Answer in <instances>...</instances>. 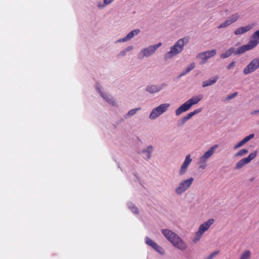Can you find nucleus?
<instances>
[{
    "mask_svg": "<svg viewBox=\"0 0 259 259\" xmlns=\"http://www.w3.org/2000/svg\"><path fill=\"white\" fill-rule=\"evenodd\" d=\"M161 233L175 247L182 251L185 250L187 248L186 243L178 234L171 230L163 229L161 230Z\"/></svg>",
    "mask_w": 259,
    "mask_h": 259,
    "instance_id": "nucleus-1",
    "label": "nucleus"
},
{
    "mask_svg": "<svg viewBox=\"0 0 259 259\" xmlns=\"http://www.w3.org/2000/svg\"><path fill=\"white\" fill-rule=\"evenodd\" d=\"M258 41L257 40H250L247 44L243 45L237 49L233 47H230L225 52L221 55L220 58L224 59L230 57L232 55H239L247 51L252 49L256 47Z\"/></svg>",
    "mask_w": 259,
    "mask_h": 259,
    "instance_id": "nucleus-2",
    "label": "nucleus"
},
{
    "mask_svg": "<svg viewBox=\"0 0 259 259\" xmlns=\"http://www.w3.org/2000/svg\"><path fill=\"white\" fill-rule=\"evenodd\" d=\"M189 40L188 36H185L178 39L175 45L171 47L170 51L166 52L164 56L165 60L171 58L173 56L181 53L184 50V47L187 45Z\"/></svg>",
    "mask_w": 259,
    "mask_h": 259,
    "instance_id": "nucleus-3",
    "label": "nucleus"
},
{
    "mask_svg": "<svg viewBox=\"0 0 259 259\" xmlns=\"http://www.w3.org/2000/svg\"><path fill=\"white\" fill-rule=\"evenodd\" d=\"M161 43L153 45L141 50L138 55L139 59H143L144 57H149L152 55L156 50L161 46Z\"/></svg>",
    "mask_w": 259,
    "mask_h": 259,
    "instance_id": "nucleus-4",
    "label": "nucleus"
},
{
    "mask_svg": "<svg viewBox=\"0 0 259 259\" xmlns=\"http://www.w3.org/2000/svg\"><path fill=\"white\" fill-rule=\"evenodd\" d=\"M193 181L194 179L193 178L182 180L180 183L179 186L176 188L175 193L178 195H181L191 186Z\"/></svg>",
    "mask_w": 259,
    "mask_h": 259,
    "instance_id": "nucleus-5",
    "label": "nucleus"
},
{
    "mask_svg": "<svg viewBox=\"0 0 259 259\" xmlns=\"http://www.w3.org/2000/svg\"><path fill=\"white\" fill-rule=\"evenodd\" d=\"M169 106V105L168 104L164 103L160 104L158 107L153 108L149 115V118L151 119H156L159 116L165 112L167 110Z\"/></svg>",
    "mask_w": 259,
    "mask_h": 259,
    "instance_id": "nucleus-6",
    "label": "nucleus"
},
{
    "mask_svg": "<svg viewBox=\"0 0 259 259\" xmlns=\"http://www.w3.org/2000/svg\"><path fill=\"white\" fill-rule=\"evenodd\" d=\"M259 68V57L252 59L250 62L243 69V72L245 75L251 73Z\"/></svg>",
    "mask_w": 259,
    "mask_h": 259,
    "instance_id": "nucleus-7",
    "label": "nucleus"
},
{
    "mask_svg": "<svg viewBox=\"0 0 259 259\" xmlns=\"http://www.w3.org/2000/svg\"><path fill=\"white\" fill-rule=\"evenodd\" d=\"M95 87L97 92L104 100L112 106L115 105V102L114 101L113 98L109 94L105 93L102 91V87L99 83L97 82L96 83Z\"/></svg>",
    "mask_w": 259,
    "mask_h": 259,
    "instance_id": "nucleus-8",
    "label": "nucleus"
},
{
    "mask_svg": "<svg viewBox=\"0 0 259 259\" xmlns=\"http://www.w3.org/2000/svg\"><path fill=\"white\" fill-rule=\"evenodd\" d=\"M257 151H254L251 153L247 157H245L238 161L236 164L235 169H239L241 168L245 164L249 163L252 160L254 159L257 155Z\"/></svg>",
    "mask_w": 259,
    "mask_h": 259,
    "instance_id": "nucleus-9",
    "label": "nucleus"
},
{
    "mask_svg": "<svg viewBox=\"0 0 259 259\" xmlns=\"http://www.w3.org/2000/svg\"><path fill=\"white\" fill-rule=\"evenodd\" d=\"M218 144H215L206 151L204 154L200 157L199 163L201 164L205 163L207 159L212 156L215 152V150L218 147Z\"/></svg>",
    "mask_w": 259,
    "mask_h": 259,
    "instance_id": "nucleus-10",
    "label": "nucleus"
},
{
    "mask_svg": "<svg viewBox=\"0 0 259 259\" xmlns=\"http://www.w3.org/2000/svg\"><path fill=\"white\" fill-rule=\"evenodd\" d=\"M154 151L153 146L149 145L146 148H144L138 152V154L140 155L144 159L149 160L152 156V153Z\"/></svg>",
    "mask_w": 259,
    "mask_h": 259,
    "instance_id": "nucleus-11",
    "label": "nucleus"
},
{
    "mask_svg": "<svg viewBox=\"0 0 259 259\" xmlns=\"http://www.w3.org/2000/svg\"><path fill=\"white\" fill-rule=\"evenodd\" d=\"M166 86L167 84L164 82L159 84H149L146 87V91L150 94H154L159 92Z\"/></svg>",
    "mask_w": 259,
    "mask_h": 259,
    "instance_id": "nucleus-12",
    "label": "nucleus"
},
{
    "mask_svg": "<svg viewBox=\"0 0 259 259\" xmlns=\"http://www.w3.org/2000/svg\"><path fill=\"white\" fill-rule=\"evenodd\" d=\"M217 54V50L215 49L210 51H207L200 53L197 55V58L201 59L205 61H207L209 58L213 57Z\"/></svg>",
    "mask_w": 259,
    "mask_h": 259,
    "instance_id": "nucleus-13",
    "label": "nucleus"
},
{
    "mask_svg": "<svg viewBox=\"0 0 259 259\" xmlns=\"http://www.w3.org/2000/svg\"><path fill=\"white\" fill-rule=\"evenodd\" d=\"M191 161L192 159L190 158V155H187L179 170V174L180 176H183L186 172L187 168Z\"/></svg>",
    "mask_w": 259,
    "mask_h": 259,
    "instance_id": "nucleus-14",
    "label": "nucleus"
},
{
    "mask_svg": "<svg viewBox=\"0 0 259 259\" xmlns=\"http://www.w3.org/2000/svg\"><path fill=\"white\" fill-rule=\"evenodd\" d=\"M214 221L213 219H211L202 223L199 227V232L203 234L205 231H207L209 228L210 226L214 223Z\"/></svg>",
    "mask_w": 259,
    "mask_h": 259,
    "instance_id": "nucleus-15",
    "label": "nucleus"
},
{
    "mask_svg": "<svg viewBox=\"0 0 259 259\" xmlns=\"http://www.w3.org/2000/svg\"><path fill=\"white\" fill-rule=\"evenodd\" d=\"M203 98V96L202 95H199L197 96H194L189 100H188L186 102L187 103L189 107H191L196 104H197L199 101H200Z\"/></svg>",
    "mask_w": 259,
    "mask_h": 259,
    "instance_id": "nucleus-16",
    "label": "nucleus"
},
{
    "mask_svg": "<svg viewBox=\"0 0 259 259\" xmlns=\"http://www.w3.org/2000/svg\"><path fill=\"white\" fill-rule=\"evenodd\" d=\"M252 28V26L250 25H247L245 27H240L235 30L234 34L236 35L244 34L249 31Z\"/></svg>",
    "mask_w": 259,
    "mask_h": 259,
    "instance_id": "nucleus-17",
    "label": "nucleus"
},
{
    "mask_svg": "<svg viewBox=\"0 0 259 259\" xmlns=\"http://www.w3.org/2000/svg\"><path fill=\"white\" fill-rule=\"evenodd\" d=\"M190 108L185 102L184 104L181 105L178 109H176L175 112L177 116H180L182 113L186 112Z\"/></svg>",
    "mask_w": 259,
    "mask_h": 259,
    "instance_id": "nucleus-18",
    "label": "nucleus"
},
{
    "mask_svg": "<svg viewBox=\"0 0 259 259\" xmlns=\"http://www.w3.org/2000/svg\"><path fill=\"white\" fill-rule=\"evenodd\" d=\"M219 77L218 76H214L211 79H209L207 80L204 81L202 82V87L205 88L208 86L214 84L218 80Z\"/></svg>",
    "mask_w": 259,
    "mask_h": 259,
    "instance_id": "nucleus-19",
    "label": "nucleus"
},
{
    "mask_svg": "<svg viewBox=\"0 0 259 259\" xmlns=\"http://www.w3.org/2000/svg\"><path fill=\"white\" fill-rule=\"evenodd\" d=\"M195 67V64L194 62L191 63L188 66H187L183 72L181 73L178 76V78H180L185 75H186L188 73L190 72L192 70H193Z\"/></svg>",
    "mask_w": 259,
    "mask_h": 259,
    "instance_id": "nucleus-20",
    "label": "nucleus"
},
{
    "mask_svg": "<svg viewBox=\"0 0 259 259\" xmlns=\"http://www.w3.org/2000/svg\"><path fill=\"white\" fill-rule=\"evenodd\" d=\"M141 109V107H138L134 109H132L130 110L127 113L124 115V118L125 119L132 117L134 116L138 111H140Z\"/></svg>",
    "mask_w": 259,
    "mask_h": 259,
    "instance_id": "nucleus-21",
    "label": "nucleus"
},
{
    "mask_svg": "<svg viewBox=\"0 0 259 259\" xmlns=\"http://www.w3.org/2000/svg\"><path fill=\"white\" fill-rule=\"evenodd\" d=\"M128 208L134 213L136 214H139V211L136 205L132 202H128L127 203Z\"/></svg>",
    "mask_w": 259,
    "mask_h": 259,
    "instance_id": "nucleus-22",
    "label": "nucleus"
},
{
    "mask_svg": "<svg viewBox=\"0 0 259 259\" xmlns=\"http://www.w3.org/2000/svg\"><path fill=\"white\" fill-rule=\"evenodd\" d=\"M201 111H202V108H198V109L194 110L192 112L189 113L187 115H186L185 116V117H186V118L188 120L195 114H198V113H200V112H201Z\"/></svg>",
    "mask_w": 259,
    "mask_h": 259,
    "instance_id": "nucleus-23",
    "label": "nucleus"
},
{
    "mask_svg": "<svg viewBox=\"0 0 259 259\" xmlns=\"http://www.w3.org/2000/svg\"><path fill=\"white\" fill-rule=\"evenodd\" d=\"M201 111H202V108H198V109L194 110L192 112L189 113L187 115H186L185 116V117H186V118L188 120L195 114H198V113H200V112H201Z\"/></svg>",
    "mask_w": 259,
    "mask_h": 259,
    "instance_id": "nucleus-24",
    "label": "nucleus"
},
{
    "mask_svg": "<svg viewBox=\"0 0 259 259\" xmlns=\"http://www.w3.org/2000/svg\"><path fill=\"white\" fill-rule=\"evenodd\" d=\"M152 248L159 254L161 255L164 254L165 251L164 249L157 243H156Z\"/></svg>",
    "mask_w": 259,
    "mask_h": 259,
    "instance_id": "nucleus-25",
    "label": "nucleus"
},
{
    "mask_svg": "<svg viewBox=\"0 0 259 259\" xmlns=\"http://www.w3.org/2000/svg\"><path fill=\"white\" fill-rule=\"evenodd\" d=\"M141 31L139 29H136L134 30L131 31L130 32L127 34V36L130 39H132L133 37H134V36L137 35L139 34L140 33Z\"/></svg>",
    "mask_w": 259,
    "mask_h": 259,
    "instance_id": "nucleus-26",
    "label": "nucleus"
},
{
    "mask_svg": "<svg viewBox=\"0 0 259 259\" xmlns=\"http://www.w3.org/2000/svg\"><path fill=\"white\" fill-rule=\"evenodd\" d=\"M145 243L151 246L152 248L154 246V245L156 243V242H155L153 240H152V239H151L149 237H148V236H146L145 237Z\"/></svg>",
    "mask_w": 259,
    "mask_h": 259,
    "instance_id": "nucleus-27",
    "label": "nucleus"
},
{
    "mask_svg": "<svg viewBox=\"0 0 259 259\" xmlns=\"http://www.w3.org/2000/svg\"><path fill=\"white\" fill-rule=\"evenodd\" d=\"M239 18V15L238 14L236 13L232 15L230 17H229L228 19L231 23L232 24L236 22Z\"/></svg>",
    "mask_w": 259,
    "mask_h": 259,
    "instance_id": "nucleus-28",
    "label": "nucleus"
},
{
    "mask_svg": "<svg viewBox=\"0 0 259 259\" xmlns=\"http://www.w3.org/2000/svg\"><path fill=\"white\" fill-rule=\"evenodd\" d=\"M203 233H200L199 230L195 233V236L193 239V242L195 243H197L201 238Z\"/></svg>",
    "mask_w": 259,
    "mask_h": 259,
    "instance_id": "nucleus-29",
    "label": "nucleus"
},
{
    "mask_svg": "<svg viewBox=\"0 0 259 259\" xmlns=\"http://www.w3.org/2000/svg\"><path fill=\"white\" fill-rule=\"evenodd\" d=\"M250 256V252L249 250H246L241 255L239 259H248Z\"/></svg>",
    "mask_w": 259,
    "mask_h": 259,
    "instance_id": "nucleus-30",
    "label": "nucleus"
},
{
    "mask_svg": "<svg viewBox=\"0 0 259 259\" xmlns=\"http://www.w3.org/2000/svg\"><path fill=\"white\" fill-rule=\"evenodd\" d=\"M187 120L188 119L184 116L183 118L178 120L177 122V125L179 127L182 126L185 124V123Z\"/></svg>",
    "mask_w": 259,
    "mask_h": 259,
    "instance_id": "nucleus-31",
    "label": "nucleus"
},
{
    "mask_svg": "<svg viewBox=\"0 0 259 259\" xmlns=\"http://www.w3.org/2000/svg\"><path fill=\"white\" fill-rule=\"evenodd\" d=\"M231 23L230 22V21L228 20V19H227V20H226L224 22L222 23V24H221L218 27V28L219 29H220V28H225L228 26H229L230 25H231Z\"/></svg>",
    "mask_w": 259,
    "mask_h": 259,
    "instance_id": "nucleus-32",
    "label": "nucleus"
},
{
    "mask_svg": "<svg viewBox=\"0 0 259 259\" xmlns=\"http://www.w3.org/2000/svg\"><path fill=\"white\" fill-rule=\"evenodd\" d=\"M248 152V150L246 149H242L239 151L236 154L235 156H242Z\"/></svg>",
    "mask_w": 259,
    "mask_h": 259,
    "instance_id": "nucleus-33",
    "label": "nucleus"
},
{
    "mask_svg": "<svg viewBox=\"0 0 259 259\" xmlns=\"http://www.w3.org/2000/svg\"><path fill=\"white\" fill-rule=\"evenodd\" d=\"M251 37L254 39L253 40H257L258 42V40L259 39V29L255 31L252 35Z\"/></svg>",
    "mask_w": 259,
    "mask_h": 259,
    "instance_id": "nucleus-34",
    "label": "nucleus"
},
{
    "mask_svg": "<svg viewBox=\"0 0 259 259\" xmlns=\"http://www.w3.org/2000/svg\"><path fill=\"white\" fill-rule=\"evenodd\" d=\"M254 136V135L253 134H250L249 135L245 137L244 139H242L243 141L245 144L246 142L250 140L251 139H252Z\"/></svg>",
    "mask_w": 259,
    "mask_h": 259,
    "instance_id": "nucleus-35",
    "label": "nucleus"
},
{
    "mask_svg": "<svg viewBox=\"0 0 259 259\" xmlns=\"http://www.w3.org/2000/svg\"><path fill=\"white\" fill-rule=\"evenodd\" d=\"M220 252L219 250H217L211 254H210L208 256H207L206 259H212L217 254H219Z\"/></svg>",
    "mask_w": 259,
    "mask_h": 259,
    "instance_id": "nucleus-36",
    "label": "nucleus"
},
{
    "mask_svg": "<svg viewBox=\"0 0 259 259\" xmlns=\"http://www.w3.org/2000/svg\"><path fill=\"white\" fill-rule=\"evenodd\" d=\"M238 93L237 92H234L230 95H229L226 97L227 100H230L233 98H234L236 96H237Z\"/></svg>",
    "mask_w": 259,
    "mask_h": 259,
    "instance_id": "nucleus-37",
    "label": "nucleus"
},
{
    "mask_svg": "<svg viewBox=\"0 0 259 259\" xmlns=\"http://www.w3.org/2000/svg\"><path fill=\"white\" fill-rule=\"evenodd\" d=\"M244 144H245L244 142L242 140L241 141H240L238 143H237L234 147L235 149H238L239 147L243 146Z\"/></svg>",
    "mask_w": 259,
    "mask_h": 259,
    "instance_id": "nucleus-38",
    "label": "nucleus"
},
{
    "mask_svg": "<svg viewBox=\"0 0 259 259\" xmlns=\"http://www.w3.org/2000/svg\"><path fill=\"white\" fill-rule=\"evenodd\" d=\"M126 53L125 52V51L124 50H123L122 51H120L119 53L117 55V57L119 58L120 57H123L125 56Z\"/></svg>",
    "mask_w": 259,
    "mask_h": 259,
    "instance_id": "nucleus-39",
    "label": "nucleus"
},
{
    "mask_svg": "<svg viewBox=\"0 0 259 259\" xmlns=\"http://www.w3.org/2000/svg\"><path fill=\"white\" fill-rule=\"evenodd\" d=\"M130 40L127 35L122 38H121L117 41V42H125L127 40Z\"/></svg>",
    "mask_w": 259,
    "mask_h": 259,
    "instance_id": "nucleus-40",
    "label": "nucleus"
},
{
    "mask_svg": "<svg viewBox=\"0 0 259 259\" xmlns=\"http://www.w3.org/2000/svg\"><path fill=\"white\" fill-rule=\"evenodd\" d=\"M235 64V61H232L227 66V69L228 70H230L233 66H234Z\"/></svg>",
    "mask_w": 259,
    "mask_h": 259,
    "instance_id": "nucleus-41",
    "label": "nucleus"
},
{
    "mask_svg": "<svg viewBox=\"0 0 259 259\" xmlns=\"http://www.w3.org/2000/svg\"><path fill=\"white\" fill-rule=\"evenodd\" d=\"M133 49H134V47L133 46H129L127 47H126V48H125L124 49V50L125 51L126 53H127V52H131V51H132L133 50Z\"/></svg>",
    "mask_w": 259,
    "mask_h": 259,
    "instance_id": "nucleus-42",
    "label": "nucleus"
},
{
    "mask_svg": "<svg viewBox=\"0 0 259 259\" xmlns=\"http://www.w3.org/2000/svg\"><path fill=\"white\" fill-rule=\"evenodd\" d=\"M114 0H104L105 5H107L111 4Z\"/></svg>",
    "mask_w": 259,
    "mask_h": 259,
    "instance_id": "nucleus-43",
    "label": "nucleus"
},
{
    "mask_svg": "<svg viewBox=\"0 0 259 259\" xmlns=\"http://www.w3.org/2000/svg\"><path fill=\"white\" fill-rule=\"evenodd\" d=\"M106 5H105V4L104 3L103 4H102V3H98V7L99 8V9H103L105 6Z\"/></svg>",
    "mask_w": 259,
    "mask_h": 259,
    "instance_id": "nucleus-44",
    "label": "nucleus"
},
{
    "mask_svg": "<svg viewBox=\"0 0 259 259\" xmlns=\"http://www.w3.org/2000/svg\"><path fill=\"white\" fill-rule=\"evenodd\" d=\"M134 176L135 177V178L137 179V180L140 182V183L141 184V182H140V181H141V179H140V178L138 177V175H137V172H135L134 174Z\"/></svg>",
    "mask_w": 259,
    "mask_h": 259,
    "instance_id": "nucleus-45",
    "label": "nucleus"
},
{
    "mask_svg": "<svg viewBox=\"0 0 259 259\" xmlns=\"http://www.w3.org/2000/svg\"><path fill=\"white\" fill-rule=\"evenodd\" d=\"M257 113H259V110H254V111H252L250 113V114L251 115H254V114H257Z\"/></svg>",
    "mask_w": 259,
    "mask_h": 259,
    "instance_id": "nucleus-46",
    "label": "nucleus"
},
{
    "mask_svg": "<svg viewBox=\"0 0 259 259\" xmlns=\"http://www.w3.org/2000/svg\"><path fill=\"white\" fill-rule=\"evenodd\" d=\"M204 164H205V163H204ZM205 166H206L205 164H204V165H201L200 166V168H201V169H204V168H205Z\"/></svg>",
    "mask_w": 259,
    "mask_h": 259,
    "instance_id": "nucleus-47",
    "label": "nucleus"
},
{
    "mask_svg": "<svg viewBox=\"0 0 259 259\" xmlns=\"http://www.w3.org/2000/svg\"><path fill=\"white\" fill-rule=\"evenodd\" d=\"M258 123H259V121H258Z\"/></svg>",
    "mask_w": 259,
    "mask_h": 259,
    "instance_id": "nucleus-48",
    "label": "nucleus"
}]
</instances>
